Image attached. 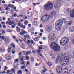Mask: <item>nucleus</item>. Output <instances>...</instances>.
I'll return each mask as SVG.
<instances>
[{
    "instance_id": "f257e3e1",
    "label": "nucleus",
    "mask_w": 74,
    "mask_h": 74,
    "mask_svg": "<svg viewBox=\"0 0 74 74\" xmlns=\"http://www.w3.org/2000/svg\"><path fill=\"white\" fill-rule=\"evenodd\" d=\"M70 62V57L66 56L64 53L60 54L56 59L57 63L60 62L62 66H66Z\"/></svg>"
},
{
    "instance_id": "f03ea898",
    "label": "nucleus",
    "mask_w": 74,
    "mask_h": 74,
    "mask_svg": "<svg viewBox=\"0 0 74 74\" xmlns=\"http://www.w3.org/2000/svg\"><path fill=\"white\" fill-rule=\"evenodd\" d=\"M50 46L55 52H58L60 50V46L55 42H53L51 43Z\"/></svg>"
},
{
    "instance_id": "7ed1b4c3",
    "label": "nucleus",
    "mask_w": 74,
    "mask_h": 74,
    "mask_svg": "<svg viewBox=\"0 0 74 74\" xmlns=\"http://www.w3.org/2000/svg\"><path fill=\"white\" fill-rule=\"evenodd\" d=\"M56 15V12H53L51 13V16L46 14L44 16L41 18V21L42 22H45L47 21L49 18H52L54 15Z\"/></svg>"
},
{
    "instance_id": "20e7f679",
    "label": "nucleus",
    "mask_w": 74,
    "mask_h": 74,
    "mask_svg": "<svg viewBox=\"0 0 74 74\" xmlns=\"http://www.w3.org/2000/svg\"><path fill=\"white\" fill-rule=\"evenodd\" d=\"M63 21L62 20H58L56 22L55 26V27L57 31H59L61 29V27L63 26Z\"/></svg>"
},
{
    "instance_id": "39448f33",
    "label": "nucleus",
    "mask_w": 74,
    "mask_h": 74,
    "mask_svg": "<svg viewBox=\"0 0 74 74\" xmlns=\"http://www.w3.org/2000/svg\"><path fill=\"white\" fill-rule=\"evenodd\" d=\"M69 41V38L67 37L63 38L60 41V44L61 45L64 46L68 43Z\"/></svg>"
},
{
    "instance_id": "423d86ee",
    "label": "nucleus",
    "mask_w": 74,
    "mask_h": 74,
    "mask_svg": "<svg viewBox=\"0 0 74 74\" xmlns=\"http://www.w3.org/2000/svg\"><path fill=\"white\" fill-rule=\"evenodd\" d=\"M53 7V3L51 2H49L47 4L45 5H44V8L45 10L48 11L49 10H51Z\"/></svg>"
},
{
    "instance_id": "0eeeda50",
    "label": "nucleus",
    "mask_w": 74,
    "mask_h": 74,
    "mask_svg": "<svg viewBox=\"0 0 74 74\" xmlns=\"http://www.w3.org/2000/svg\"><path fill=\"white\" fill-rule=\"evenodd\" d=\"M48 38L49 40L50 41H53L55 38H56V36L55 35V33L53 32H51L48 36Z\"/></svg>"
},
{
    "instance_id": "6e6552de",
    "label": "nucleus",
    "mask_w": 74,
    "mask_h": 74,
    "mask_svg": "<svg viewBox=\"0 0 74 74\" xmlns=\"http://www.w3.org/2000/svg\"><path fill=\"white\" fill-rule=\"evenodd\" d=\"M1 38L4 41H5L6 43H8L9 39H8V38H5V37L4 36H2L1 37Z\"/></svg>"
},
{
    "instance_id": "1a4fd4ad",
    "label": "nucleus",
    "mask_w": 74,
    "mask_h": 74,
    "mask_svg": "<svg viewBox=\"0 0 74 74\" xmlns=\"http://www.w3.org/2000/svg\"><path fill=\"white\" fill-rule=\"evenodd\" d=\"M62 67L60 66H58L57 68V73H60L62 72Z\"/></svg>"
},
{
    "instance_id": "9d476101",
    "label": "nucleus",
    "mask_w": 74,
    "mask_h": 74,
    "mask_svg": "<svg viewBox=\"0 0 74 74\" xmlns=\"http://www.w3.org/2000/svg\"><path fill=\"white\" fill-rule=\"evenodd\" d=\"M8 47L11 49L12 48H15V45L13 43H12L8 46Z\"/></svg>"
},
{
    "instance_id": "9b49d317",
    "label": "nucleus",
    "mask_w": 74,
    "mask_h": 74,
    "mask_svg": "<svg viewBox=\"0 0 74 74\" xmlns=\"http://www.w3.org/2000/svg\"><path fill=\"white\" fill-rule=\"evenodd\" d=\"M70 73V71H68L67 68H66V69L63 72V74H69Z\"/></svg>"
},
{
    "instance_id": "f8f14e48",
    "label": "nucleus",
    "mask_w": 74,
    "mask_h": 74,
    "mask_svg": "<svg viewBox=\"0 0 74 74\" xmlns=\"http://www.w3.org/2000/svg\"><path fill=\"white\" fill-rule=\"evenodd\" d=\"M18 26H20L21 27V28H23L24 29H25L26 28V26L25 25H24L23 26V25L21 24L20 23H18Z\"/></svg>"
},
{
    "instance_id": "ddd939ff",
    "label": "nucleus",
    "mask_w": 74,
    "mask_h": 74,
    "mask_svg": "<svg viewBox=\"0 0 74 74\" xmlns=\"http://www.w3.org/2000/svg\"><path fill=\"white\" fill-rule=\"evenodd\" d=\"M69 31L71 32H73L74 31V27H70L69 28Z\"/></svg>"
},
{
    "instance_id": "4468645a",
    "label": "nucleus",
    "mask_w": 74,
    "mask_h": 74,
    "mask_svg": "<svg viewBox=\"0 0 74 74\" xmlns=\"http://www.w3.org/2000/svg\"><path fill=\"white\" fill-rule=\"evenodd\" d=\"M54 8L56 9V10H59V9H60V6L57 5H54Z\"/></svg>"
},
{
    "instance_id": "2eb2a0df",
    "label": "nucleus",
    "mask_w": 74,
    "mask_h": 74,
    "mask_svg": "<svg viewBox=\"0 0 74 74\" xmlns=\"http://www.w3.org/2000/svg\"><path fill=\"white\" fill-rule=\"evenodd\" d=\"M27 16L28 17H31V16H32V13L31 12H28L27 14Z\"/></svg>"
},
{
    "instance_id": "dca6fc26",
    "label": "nucleus",
    "mask_w": 74,
    "mask_h": 74,
    "mask_svg": "<svg viewBox=\"0 0 74 74\" xmlns=\"http://www.w3.org/2000/svg\"><path fill=\"white\" fill-rule=\"evenodd\" d=\"M51 30V28L49 27H48V28L46 29V30L47 32H50Z\"/></svg>"
},
{
    "instance_id": "f3484780",
    "label": "nucleus",
    "mask_w": 74,
    "mask_h": 74,
    "mask_svg": "<svg viewBox=\"0 0 74 74\" xmlns=\"http://www.w3.org/2000/svg\"><path fill=\"white\" fill-rule=\"evenodd\" d=\"M6 59L8 60H10V59H11V56L8 55L6 57Z\"/></svg>"
},
{
    "instance_id": "a211bd4d",
    "label": "nucleus",
    "mask_w": 74,
    "mask_h": 74,
    "mask_svg": "<svg viewBox=\"0 0 74 74\" xmlns=\"http://www.w3.org/2000/svg\"><path fill=\"white\" fill-rule=\"evenodd\" d=\"M33 24L34 25H37V22L36 21H34L33 22Z\"/></svg>"
},
{
    "instance_id": "6ab92c4d",
    "label": "nucleus",
    "mask_w": 74,
    "mask_h": 74,
    "mask_svg": "<svg viewBox=\"0 0 74 74\" xmlns=\"http://www.w3.org/2000/svg\"><path fill=\"white\" fill-rule=\"evenodd\" d=\"M22 71L20 70L18 71L17 72V74H22Z\"/></svg>"
},
{
    "instance_id": "aec40b11",
    "label": "nucleus",
    "mask_w": 74,
    "mask_h": 74,
    "mask_svg": "<svg viewBox=\"0 0 74 74\" xmlns=\"http://www.w3.org/2000/svg\"><path fill=\"white\" fill-rule=\"evenodd\" d=\"M28 23H29V21L27 20L25 21L24 22V23L25 25H27L28 24Z\"/></svg>"
},
{
    "instance_id": "412c9836",
    "label": "nucleus",
    "mask_w": 74,
    "mask_h": 74,
    "mask_svg": "<svg viewBox=\"0 0 74 74\" xmlns=\"http://www.w3.org/2000/svg\"><path fill=\"white\" fill-rule=\"evenodd\" d=\"M16 29L18 32H20V28L18 27H16Z\"/></svg>"
},
{
    "instance_id": "4be33fe9",
    "label": "nucleus",
    "mask_w": 74,
    "mask_h": 74,
    "mask_svg": "<svg viewBox=\"0 0 74 74\" xmlns=\"http://www.w3.org/2000/svg\"><path fill=\"white\" fill-rule=\"evenodd\" d=\"M11 49L10 47H8V48L7 49L8 52V53H10V52H11L10 50H11Z\"/></svg>"
},
{
    "instance_id": "5701e85b",
    "label": "nucleus",
    "mask_w": 74,
    "mask_h": 74,
    "mask_svg": "<svg viewBox=\"0 0 74 74\" xmlns=\"http://www.w3.org/2000/svg\"><path fill=\"white\" fill-rule=\"evenodd\" d=\"M11 71H12L14 73H15V69L14 68H12L11 69Z\"/></svg>"
},
{
    "instance_id": "b1692460",
    "label": "nucleus",
    "mask_w": 74,
    "mask_h": 74,
    "mask_svg": "<svg viewBox=\"0 0 74 74\" xmlns=\"http://www.w3.org/2000/svg\"><path fill=\"white\" fill-rule=\"evenodd\" d=\"M8 6L9 7H11L12 8L14 7V5L11 4H10L8 5Z\"/></svg>"
},
{
    "instance_id": "393cba45",
    "label": "nucleus",
    "mask_w": 74,
    "mask_h": 74,
    "mask_svg": "<svg viewBox=\"0 0 74 74\" xmlns=\"http://www.w3.org/2000/svg\"><path fill=\"white\" fill-rule=\"evenodd\" d=\"M63 21L64 22V23H67V19H63Z\"/></svg>"
},
{
    "instance_id": "a878e982",
    "label": "nucleus",
    "mask_w": 74,
    "mask_h": 74,
    "mask_svg": "<svg viewBox=\"0 0 74 74\" xmlns=\"http://www.w3.org/2000/svg\"><path fill=\"white\" fill-rule=\"evenodd\" d=\"M71 23H72V21H70L68 22L67 24L68 25H70Z\"/></svg>"
},
{
    "instance_id": "bb28decb",
    "label": "nucleus",
    "mask_w": 74,
    "mask_h": 74,
    "mask_svg": "<svg viewBox=\"0 0 74 74\" xmlns=\"http://www.w3.org/2000/svg\"><path fill=\"white\" fill-rule=\"evenodd\" d=\"M34 40L35 41H38V37H36L34 39Z\"/></svg>"
},
{
    "instance_id": "cd10ccee",
    "label": "nucleus",
    "mask_w": 74,
    "mask_h": 74,
    "mask_svg": "<svg viewBox=\"0 0 74 74\" xmlns=\"http://www.w3.org/2000/svg\"><path fill=\"white\" fill-rule=\"evenodd\" d=\"M45 71L43 70L42 71L41 74H45L44 73H45Z\"/></svg>"
},
{
    "instance_id": "c85d7f7f",
    "label": "nucleus",
    "mask_w": 74,
    "mask_h": 74,
    "mask_svg": "<svg viewBox=\"0 0 74 74\" xmlns=\"http://www.w3.org/2000/svg\"><path fill=\"white\" fill-rule=\"evenodd\" d=\"M0 51L3 52H4V51H5V50L3 49L2 48H0Z\"/></svg>"
},
{
    "instance_id": "c756f323",
    "label": "nucleus",
    "mask_w": 74,
    "mask_h": 74,
    "mask_svg": "<svg viewBox=\"0 0 74 74\" xmlns=\"http://www.w3.org/2000/svg\"><path fill=\"white\" fill-rule=\"evenodd\" d=\"M14 23V21H12V22H9V24L10 25H12V23Z\"/></svg>"
},
{
    "instance_id": "7c9ffc66",
    "label": "nucleus",
    "mask_w": 74,
    "mask_h": 74,
    "mask_svg": "<svg viewBox=\"0 0 74 74\" xmlns=\"http://www.w3.org/2000/svg\"><path fill=\"white\" fill-rule=\"evenodd\" d=\"M43 47H44V46L42 45L40 46L39 47V49H42V48H43Z\"/></svg>"
},
{
    "instance_id": "2f4dec72",
    "label": "nucleus",
    "mask_w": 74,
    "mask_h": 74,
    "mask_svg": "<svg viewBox=\"0 0 74 74\" xmlns=\"http://www.w3.org/2000/svg\"><path fill=\"white\" fill-rule=\"evenodd\" d=\"M15 26H16V25H15V24H13V25L12 26V28H14Z\"/></svg>"
},
{
    "instance_id": "473e14b6",
    "label": "nucleus",
    "mask_w": 74,
    "mask_h": 74,
    "mask_svg": "<svg viewBox=\"0 0 74 74\" xmlns=\"http://www.w3.org/2000/svg\"><path fill=\"white\" fill-rule=\"evenodd\" d=\"M71 64L72 65L74 66V60L72 61Z\"/></svg>"
},
{
    "instance_id": "72a5a7b5",
    "label": "nucleus",
    "mask_w": 74,
    "mask_h": 74,
    "mask_svg": "<svg viewBox=\"0 0 74 74\" xmlns=\"http://www.w3.org/2000/svg\"><path fill=\"white\" fill-rule=\"evenodd\" d=\"M27 52V51H23V54L24 55H25L26 54V53Z\"/></svg>"
},
{
    "instance_id": "f704fd0d",
    "label": "nucleus",
    "mask_w": 74,
    "mask_h": 74,
    "mask_svg": "<svg viewBox=\"0 0 74 74\" xmlns=\"http://www.w3.org/2000/svg\"><path fill=\"white\" fill-rule=\"evenodd\" d=\"M21 47L23 49H25V46L23 45H21Z\"/></svg>"
},
{
    "instance_id": "c9c22d12",
    "label": "nucleus",
    "mask_w": 74,
    "mask_h": 74,
    "mask_svg": "<svg viewBox=\"0 0 74 74\" xmlns=\"http://www.w3.org/2000/svg\"><path fill=\"white\" fill-rule=\"evenodd\" d=\"M5 68L4 69V70H7V69H8V67H7V66H5Z\"/></svg>"
},
{
    "instance_id": "e433bc0d",
    "label": "nucleus",
    "mask_w": 74,
    "mask_h": 74,
    "mask_svg": "<svg viewBox=\"0 0 74 74\" xmlns=\"http://www.w3.org/2000/svg\"><path fill=\"white\" fill-rule=\"evenodd\" d=\"M30 41H31V43L33 44L34 43V41H33L32 40H31Z\"/></svg>"
},
{
    "instance_id": "4c0bfd02",
    "label": "nucleus",
    "mask_w": 74,
    "mask_h": 74,
    "mask_svg": "<svg viewBox=\"0 0 74 74\" xmlns=\"http://www.w3.org/2000/svg\"><path fill=\"white\" fill-rule=\"evenodd\" d=\"M7 32H12V31L11 30H10V29H8L7 30Z\"/></svg>"
},
{
    "instance_id": "58836bf2",
    "label": "nucleus",
    "mask_w": 74,
    "mask_h": 74,
    "mask_svg": "<svg viewBox=\"0 0 74 74\" xmlns=\"http://www.w3.org/2000/svg\"><path fill=\"white\" fill-rule=\"evenodd\" d=\"M18 61H19V60H18V59H16L14 61V63H16V62H18Z\"/></svg>"
},
{
    "instance_id": "ea45409f",
    "label": "nucleus",
    "mask_w": 74,
    "mask_h": 74,
    "mask_svg": "<svg viewBox=\"0 0 74 74\" xmlns=\"http://www.w3.org/2000/svg\"><path fill=\"white\" fill-rule=\"evenodd\" d=\"M31 61H34V58L33 57H31Z\"/></svg>"
},
{
    "instance_id": "a19ab883",
    "label": "nucleus",
    "mask_w": 74,
    "mask_h": 74,
    "mask_svg": "<svg viewBox=\"0 0 74 74\" xmlns=\"http://www.w3.org/2000/svg\"><path fill=\"white\" fill-rule=\"evenodd\" d=\"M3 60V58L2 57H0V62H1V61Z\"/></svg>"
},
{
    "instance_id": "79ce46f5",
    "label": "nucleus",
    "mask_w": 74,
    "mask_h": 74,
    "mask_svg": "<svg viewBox=\"0 0 74 74\" xmlns=\"http://www.w3.org/2000/svg\"><path fill=\"white\" fill-rule=\"evenodd\" d=\"M48 65H49V66H51V62H49L48 63Z\"/></svg>"
},
{
    "instance_id": "37998d69",
    "label": "nucleus",
    "mask_w": 74,
    "mask_h": 74,
    "mask_svg": "<svg viewBox=\"0 0 74 74\" xmlns=\"http://www.w3.org/2000/svg\"><path fill=\"white\" fill-rule=\"evenodd\" d=\"M22 63V64H24V65H25V61H23V62H21Z\"/></svg>"
},
{
    "instance_id": "c03bdc74",
    "label": "nucleus",
    "mask_w": 74,
    "mask_h": 74,
    "mask_svg": "<svg viewBox=\"0 0 74 74\" xmlns=\"http://www.w3.org/2000/svg\"><path fill=\"white\" fill-rule=\"evenodd\" d=\"M20 35H21V36H22L23 35V33L22 32V31H21V32H20Z\"/></svg>"
},
{
    "instance_id": "a18cd8bd",
    "label": "nucleus",
    "mask_w": 74,
    "mask_h": 74,
    "mask_svg": "<svg viewBox=\"0 0 74 74\" xmlns=\"http://www.w3.org/2000/svg\"><path fill=\"white\" fill-rule=\"evenodd\" d=\"M22 16H23V15H22V14H21V15H19V16L18 17V18H19L20 17V18H22Z\"/></svg>"
},
{
    "instance_id": "49530a36",
    "label": "nucleus",
    "mask_w": 74,
    "mask_h": 74,
    "mask_svg": "<svg viewBox=\"0 0 74 74\" xmlns=\"http://www.w3.org/2000/svg\"><path fill=\"white\" fill-rule=\"evenodd\" d=\"M43 68L44 70H45V71H47V69L45 68V67H44V66H43Z\"/></svg>"
},
{
    "instance_id": "de8ad7c7",
    "label": "nucleus",
    "mask_w": 74,
    "mask_h": 74,
    "mask_svg": "<svg viewBox=\"0 0 74 74\" xmlns=\"http://www.w3.org/2000/svg\"><path fill=\"white\" fill-rule=\"evenodd\" d=\"M3 8H0V11H3Z\"/></svg>"
},
{
    "instance_id": "09e8293b",
    "label": "nucleus",
    "mask_w": 74,
    "mask_h": 74,
    "mask_svg": "<svg viewBox=\"0 0 74 74\" xmlns=\"http://www.w3.org/2000/svg\"><path fill=\"white\" fill-rule=\"evenodd\" d=\"M39 27L40 28H42V24H40Z\"/></svg>"
},
{
    "instance_id": "8fccbe9b",
    "label": "nucleus",
    "mask_w": 74,
    "mask_h": 74,
    "mask_svg": "<svg viewBox=\"0 0 74 74\" xmlns=\"http://www.w3.org/2000/svg\"><path fill=\"white\" fill-rule=\"evenodd\" d=\"M13 8H14V10H16V7H15V6H14Z\"/></svg>"
},
{
    "instance_id": "3c124183",
    "label": "nucleus",
    "mask_w": 74,
    "mask_h": 74,
    "mask_svg": "<svg viewBox=\"0 0 74 74\" xmlns=\"http://www.w3.org/2000/svg\"><path fill=\"white\" fill-rule=\"evenodd\" d=\"M22 33H23V35H24V34H25V31H22Z\"/></svg>"
},
{
    "instance_id": "603ef678",
    "label": "nucleus",
    "mask_w": 74,
    "mask_h": 74,
    "mask_svg": "<svg viewBox=\"0 0 74 74\" xmlns=\"http://www.w3.org/2000/svg\"><path fill=\"white\" fill-rule=\"evenodd\" d=\"M39 55L40 56H41V57H43V56H42V54H39Z\"/></svg>"
},
{
    "instance_id": "864d4df0",
    "label": "nucleus",
    "mask_w": 74,
    "mask_h": 74,
    "mask_svg": "<svg viewBox=\"0 0 74 74\" xmlns=\"http://www.w3.org/2000/svg\"><path fill=\"white\" fill-rule=\"evenodd\" d=\"M1 24H2V25H5V22H2L1 23Z\"/></svg>"
},
{
    "instance_id": "5fc2aeb1",
    "label": "nucleus",
    "mask_w": 74,
    "mask_h": 74,
    "mask_svg": "<svg viewBox=\"0 0 74 74\" xmlns=\"http://www.w3.org/2000/svg\"><path fill=\"white\" fill-rule=\"evenodd\" d=\"M8 21H12V20H11V18H8Z\"/></svg>"
},
{
    "instance_id": "6e6d98bb",
    "label": "nucleus",
    "mask_w": 74,
    "mask_h": 74,
    "mask_svg": "<svg viewBox=\"0 0 74 74\" xmlns=\"http://www.w3.org/2000/svg\"><path fill=\"white\" fill-rule=\"evenodd\" d=\"M21 68L22 69H25V66H22L21 67Z\"/></svg>"
},
{
    "instance_id": "4d7b16f0",
    "label": "nucleus",
    "mask_w": 74,
    "mask_h": 74,
    "mask_svg": "<svg viewBox=\"0 0 74 74\" xmlns=\"http://www.w3.org/2000/svg\"><path fill=\"white\" fill-rule=\"evenodd\" d=\"M29 59V56H27L26 57V59H27V60H28Z\"/></svg>"
},
{
    "instance_id": "13d9d810",
    "label": "nucleus",
    "mask_w": 74,
    "mask_h": 74,
    "mask_svg": "<svg viewBox=\"0 0 74 74\" xmlns=\"http://www.w3.org/2000/svg\"><path fill=\"white\" fill-rule=\"evenodd\" d=\"M14 17H15L16 16H17V15L16 14H14Z\"/></svg>"
},
{
    "instance_id": "bf43d9fd",
    "label": "nucleus",
    "mask_w": 74,
    "mask_h": 74,
    "mask_svg": "<svg viewBox=\"0 0 74 74\" xmlns=\"http://www.w3.org/2000/svg\"><path fill=\"white\" fill-rule=\"evenodd\" d=\"M2 33H5V31L4 30H2Z\"/></svg>"
},
{
    "instance_id": "052dcab7",
    "label": "nucleus",
    "mask_w": 74,
    "mask_h": 74,
    "mask_svg": "<svg viewBox=\"0 0 74 74\" xmlns=\"http://www.w3.org/2000/svg\"><path fill=\"white\" fill-rule=\"evenodd\" d=\"M42 39L43 40H46V38L45 37H44L42 38Z\"/></svg>"
},
{
    "instance_id": "680f3d73",
    "label": "nucleus",
    "mask_w": 74,
    "mask_h": 74,
    "mask_svg": "<svg viewBox=\"0 0 74 74\" xmlns=\"http://www.w3.org/2000/svg\"><path fill=\"white\" fill-rule=\"evenodd\" d=\"M25 54H26V55H27H27H29V53H28V52H27H27H26V53Z\"/></svg>"
},
{
    "instance_id": "e2e57ef3",
    "label": "nucleus",
    "mask_w": 74,
    "mask_h": 74,
    "mask_svg": "<svg viewBox=\"0 0 74 74\" xmlns=\"http://www.w3.org/2000/svg\"><path fill=\"white\" fill-rule=\"evenodd\" d=\"M21 61H23V57L21 58Z\"/></svg>"
},
{
    "instance_id": "0e129e2a",
    "label": "nucleus",
    "mask_w": 74,
    "mask_h": 74,
    "mask_svg": "<svg viewBox=\"0 0 74 74\" xmlns=\"http://www.w3.org/2000/svg\"><path fill=\"white\" fill-rule=\"evenodd\" d=\"M26 38H25L24 39V42H26Z\"/></svg>"
},
{
    "instance_id": "69168bd1",
    "label": "nucleus",
    "mask_w": 74,
    "mask_h": 74,
    "mask_svg": "<svg viewBox=\"0 0 74 74\" xmlns=\"http://www.w3.org/2000/svg\"><path fill=\"white\" fill-rule=\"evenodd\" d=\"M3 28H6V26H5V25H3Z\"/></svg>"
},
{
    "instance_id": "338daca9",
    "label": "nucleus",
    "mask_w": 74,
    "mask_h": 74,
    "mask_svg": "<svg viewBox=\"0 0 74 74\" xmlns=\"http://www.w3.org/2000/svg\"><path fill=\"white\" fill-rule=\"evenodd\" d=\"M12 54H15V51H12Z\"/></svg>"
},
{
    "instance_id": "774afa93",
    "label": "nucleus",
    "mask_w": 74,
    "mask_h": 74,
    "mask_svg": "<svg viewBox=\"0 0 74 74\" xmlns=\"http://www.w3.org/2000/svg\"><path fill=\"white\" fill-rule=\"evenodd\" d=\"M2 3H3V4H5V1H2Z\"/></svg>"
}]
</instances>
